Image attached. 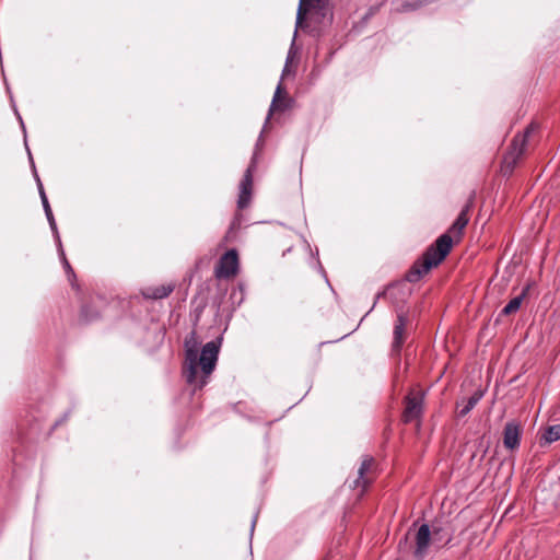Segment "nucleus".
I'll list each match as a JSON object with an SVG mask.
<instances>
[{
	"instance_id": "obj_6",
	"label": "nucleus",
	"mask_w": 560,
	"mask_h": 560,
	"mask_svg": "<svg viewBox=\"0 0 560 560\" xmlns=\"http://www.w3.org/2000/svg\"><path fill=\"white\" fill-rule=\"evenodd\" d=\"M238 268V253L235 248H231L220 257L214 268V276L218 279H231L237 275Z\"/></svg>"
},
{
	"instance_id": "obj_2",
	"label": "nucleus",
	"mask_w": 560,
	"mask_h": 560,
	"mask_svg": "<svg viewBox=\"0 0 560 560\" xmlns=\"http://www.w3.org/2000/svg\"><path fill=\"white\" fill-rule=\"evenodd\" d=\"M196 332H191L190 339L185 340V363L186 369L184 375L186 382L194 386V390L202 389L208 383V378L213 372L219 351L222 343V337L207 342L200 353L198 350V342L196 340Z\"/></svg>"
},
{
	"instance_id": "obj_7",
	"label": "nucleus",
	"mask_w": 560,
	"mask_h": 560,
	"mask_svg": "<svg viewBox=\"0 0 560 560\" xmlns=\"http://www.w3.org/2000/svg\"><path fill=\"white\" fill-rule=\"evenodd\" d=\"M257 166V154L254 153L250 163L245 171L243 178L240 183V194L237 198V208L243 210L247 208L252 200L253 194V174Z\"/></svg>"
},
{
	"instance_id": "obj_10",
	"label": "nucleus",
	"mask_w": 560,
	"mask_h": 560,
	"mask_svg": "<svg viewBox=\"0 0 560 560\" xmlns=\"http://www.w3.org/2000/svg\"><path fill=\"white\" fill-rule=\"evenodd\" d=\"M522 436V425L517 420H511L505 423L503 429V445L506 450L514 451L520 447Z\"/></svg>"
},
{
	"instance_id": "obj_20",
	"label": "nucleus",
	"mask_w": 560,
	"mask_h": 560,
	"mask_svg": "<svg viewBox=\"0 0 560 560\" xmlns=\"http://www.w3.org/2000/svg\"><path fill=\"white\" fill-rule=\"evenodd\" d=\"M191 305L194 306L192 311L190 312L191 320L194 326H197L200 322L201 315L207 306V299L202 298L199 299L198 296H195L191 300Z\"/></svg>"
},
{
	"instance_id": "obj_13",
	"label": "nucleus",
	"mask_w": 560,
	"mask_h": 560,
	"mask_svg": "<svg viewBox=\"0 0 560 560\" xmlns=\"http://www.w3.org/2000/svg\"><path fill=\"white\" fill-rule=\"evenodd\" d=\"M374 458L370 455H365L361 462V465L358 470V477L353 481V488H361V492H364L365 489L372 483V480L366 477V474L374 466Z\"/></svg>"
},
{
	"instance_id": "obj_11",
	"label": "nucleus",
	"mask_w": 560,
	"mask_h": 560,
	"mask_svg": "<svg viewBox=\"0 0 560 560\" xmlns=\"http://www.w3.org/2000/svg\"><path fill=\"white\" fill-rule=\"evenodd\" d=\"M35 179H36L38 192H39V196H40L42 205H43L46 218L48 220L49 226L51 229V232L54 234L55 241L59 242L60 234H59V231H58V228H57V223H56L52 210L50 208L47 195L45 192L43 183H42V180H40V178H39V176L37 175L36 172H35Z\"/></svg>"
},
{
	"instance_id": "obj_18",
	"label": "nucleus",
	"mask_w": 560,
	"mask_h": 560,
	"mask_svg": "<svg viewBox=\"0 0 560 560\" xmlns=\"http://www.w3.org/2000/svg\"><path fill=\"white\" fill-rule=\"evenodd\" d=\"M306 18H308L310 23H314L317 25L331 24L332 22V13L330 12L329 8H325V10H311L307 12Z\"/></svg>"
},
{
	"instance_id": "obj_1",
	"label": "nucleus",
	"mask_w": 560,
	"mask_h": 560,
	"mask_svg": "<svg viewBox=\"0 0 560 560\" xmlns=\"http://www.w3.org/2000/svg\"><path fill=\"white\" fill-rule=\"evenodd\" d=\"M476 192L471 191L466 205L448 230L440 235L422 255L417 258L405 273V280L410 283L419 282L433 268L439 267L451 253L454 243H459L464 230L469 222V212L474 206Z\"/></svg>"
},
{
	"instance_id": "obj_17",
	"label": "nucleus",
	"mask_w": 560,
	"mask_h": 560,
	"mask_svg": "<svg viewBox=\"0 0 560 560\" xmlns=\"http://www.w3.org/2000/svg\"><path fill=\"white\" fill-rule=\"evenodd\" d=\"M56 243L58 246V253H59L63 269L66 271V275L68 277V280L73 289L79 290L80 288H79V284L77 283V275H75L73 268L71 267L69 260L66 257V253L62 247L61 238L59 237V242H56Z\"/></svg>"
},
{
	"instance_id": "obj_22",
	"label": "nucleus",
	"mask_w": 560,
	"mask_h": 560,
	"mask_svg": "<svg viewBox=\"0 0 560 560\" xmlns=\"http://www.w3.org/2000/svg\"><path fill=\"white\" fill-rule=\"evenodd\" d=\"M376 11H377V7H371L364 16V20L370 19L372 15L375 14Z\"/></svg>"
},
{
	"instance_id": "obj_19",
	"label": "nucleus",
	"mask_w": 560,
	"mask_h": 560,
	"mask_svg": "<svg viewBox=\"0 0 560 560\" xmlns=\"http://www.w3.org/2000/svg\"><path fill=\"white\" fill-rule=\"evenodd\" d=\"M528 291H529V285H526L517 296L513 298L502 308L501 314L504 316H508V315L516 313L521 308V305H522L524 299L526 298Z\"/></svg>"
},
{
	"instance_id": "obj_25",
	"label": "nucleus",
	"mask_w": 560,
	"mask_h": 560,
	"mask_svg": "<svg viewBox=\"0 0 560 560\" xmlns=\"http://www.w3.org/2000/svg\"><path fill=\"white\" fill-rule=\"evenodd\" d=\"M287 68H288V63L285 65V67L283 68V72H282V75H284L285 71H287Z\"/></svg>"
},
{
	"instance_id": "obj_3",
	"label": "nucleus",
	"mask_w": 560,
	"mask_h": 560,
	"mask_svg": "<svg viewBox=\"0 0 560 560\" xmlns=\"http://www.w3.org/2000/svg\"><path fill=\"white\" fill-rule=\"evenodd\" d=\"M538 129L536 122H530L522 132H517L511 140L506 151L504 152L500 166V174L510 177L518 162L526 153L528 138Z\"/></svg>"
},
{
	"instance_id": "obj_16",
	"label": "nucleus",
	"mask_w": 560,
	"mask_h": 560,
	"mask_svg": "<svg viewBox=\"0 0 560 560\" xmlns=\"http://www.w3.org/2000/svg\"><path fill=\"white\" fill-rule=\"evenodd\" d=\"M482 396V390H476L468 399H463L462 402H457V407L459 408L457 411V416L459 418L466 417L480 401Z\"/></svg>"
},
{
	"instance_id": "obj_21",
	"label": "nucleus",
	"mask_w": 560,
	"mask_h": 560,
	"mask_svg": "<svg viewBox=\"0 0 560 560\" xmlns=\"http://www.w3.org/2000/svg\"><path fill=\"white\" fill-rule=\"evenodd\" d=\"M544 438L547 443H552L560 440V424L550 425L546 430Z\"/></svg>"
},
{
	"instance_id": "obj_14",
	"label": "nucleus",
	"mask_w": 560,
	"mask_h": 560,
	"mask_svg": "<svg viewBox=\"0 0 560 560\" xmlns=\"http://www.w3.org/2000/svg\"><path fill=\"white\" fill-rule=\"evenodd\" d=\"M100 303L103 304L104 301L97 298L96 301L93 300L90 304H84L81 306L80 322L82 324H90L101 317Z\"/></svg>"
},
{
	"instance_id": "obj_12",
	"label": "nucleus",
	"mask_w": 560,
	"mask_h": 560,
	"mask_svg": "<svg viewBox=\"0 0 560 560\" xmlns=\"http://www.w3.org/2000/svg\"><path fill=\"white\" fill-rule=\"evenodd\" d=\"M176 288L174 282H168L161 285H150L140 290V294L145 300H162L170 296Z\"/></svg>"
},
{
	"instance_id": "obj_4",
	"label": "nucleus",
	"mask_w": 560,
	"mask_h": 560,
	"mask_svg": "<svg viewBox=\"0 0 560 560\" xmlns=\"http://www.w3.org/2000/svg\"><path fill=\"white\" fill-rule=\"evenodd\" d=\"M444 540L440 546L441 548L446 547L453 539L452 533H445L443 527L431 528L428 524H422L417 533L415 534L413 545L411 546V553L416 560H423L429 555V550L432 544Z\"/></svg>"
},
{
	"instance_id": "obj_8",
	"label": "nucleus",
	"mask_w": 560,
	"mask_h": 560,
	"mask_svg": "<svg viewBox=\"0 0 560 560\" xmlns=\"http://www.w3.org/2000/svg\"><path fill=\"white\" fill-rule=\"evenodd\" d=\"M409 324V316L407 312L402 308L397 310V317L394 324L393 329V342H392V351L396 354H399L401 348L407 340L408 332L407 326Z\"/></svg>"
},
{
	"instance_id": "obj_5",
	"label": "nucleus",
	"mask_w": 560,
	"mask_h": 560,
	"mask_svg": "<svg viewBox=\"0 0 560 560\" xmlns=\"http://www.w3.org/2000/svg\"><path fill=\"white\" fill-rule=\"evenodd\" d=\"M425 393L420 388H412L404 398L401 421L405 424L416 422L419 427L424 412Z\"/></svg>"
},
{
	"instance_id": "obj_24",
	"label": "nucleus",
	"mask_w": 560,
	"mask_h": 560,
	"mask_svg": "<svg viewBox=\"0 0 560 560\" xmlns=\"http://www.w3.org/2000/svg\"><path fill=\"white\" fill-rule=\"evenodd\" d=\"M397 288H398V285H389V287H388V290H389V291H393V290H395V289H397Z\"/></svg>"
},
{
	"instance_id": "obj_23",
	"label": "nucleus",
	"mask_w": 560,
	"mask_h": 560,
	"mask_svg": "<svg viewBox=\"0 0 560 560\" xmlns=\"http://www.w3.org/2000/svg\"><path fill=\"white\" fill-rule=\"evenodd\" d=\"M240 219H241V214H236L232 222L231 229H234L236 225L240 224Z\"/></svg>"
},
{
	"instance_id": "obj_15",
	"label": "nucleus",
	"mask_w": 560,
	"mask_h": 560,
	"mask_svg": "<svg viewBox=\"0 0 560 560\" xmlns=\"http://www.w3.org/2000/svg\"><path fill=\"white\" fill-rule=\"evenodd\" d=\"M291 102L292 100L287 97V92L284 91L282 84L279 83L270 104L269 116L272 115L273 112L287 110L290 108Z\"/></svg>"
},
{
	"instance_id": "obj_9",
	"label": "nucleus",
	"mask_w": 560,
	"mask_h": 560,
	"mask_svg": "<svg viewBox=\"0 0 560 560\" xmlns=\"http://www.w3.org/2000/svg\"><path fill=\"white\" fill-rule=\"evenodd\" d=\"M329 8V0H300L296 13V27L302 30L308 27L306 22L307 12L314 9L325 10Z\"/></svg>"
}]
</instances>
